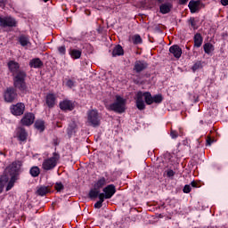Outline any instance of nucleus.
<instances>
[{
	"label": "nucleus",
	"mask_w": 228,
	"mask_h": 228,
	"mask_svg": "<svg viewBox=\"0 0 228 228\" xmlns=\"http://www.w3.org/2000/svg\"><path fill=\"white\" fill-rule=\"evenodd\" d=\"M1 28H17V20L12 16L0 17Z\"/></svg>",
	"instance_id": "10"
},
{
	"label": "nucleus",
	"mask_w": 228,
	"mask_h": 228,
	"mask_svg": "<svg viewBox=\"0 0 228 228\" xmlns=\"http://www.w3.org/2000/svg\"><path fill=\"white\" fill-rule=\"evenodd\" d=\"M111 54L112 58H117V56H124V48H122V45H117L114 46Z\"/></svg>",
	"instance_id": "26"
},
{
	"label": "nucleus",
	"mask_w": 228,
	"mask_h": 228,
	"mask_svg": "<svg viewBox=\"0 0 228 228\" xmlns=\"http://www.w3.org/2000/svg\"><path fill=\"white\" fill-rule=\"evenodd\" d=\"M102 193H103V195H105L106 197H108L109 199H111L113 197V195H115V193H117V188L115 187L114 184H109L105 187H103Z\"/></svg>",
	"instance_id": "17"
},
{
	"label": "nucleus",
	"mask_w": 228,
	"mask_h": 228,
	"mask_svg": "<svg viewBox=\"0 0 228 228\" xmlns=\"http://www.w3.org/2000/svg\"><path fill=\"white\" fill-rule=\"evenodd\" d=\"M29 174L32 177H38V175H40V168L38 167H32L29 170Z\"/></svg>",
	"instance_id": "31"
},
{
	"label": "nucleus",
	"mask_w": 228,
	"mask_h": 228,
	"mask_svg": "<svg viewBox=\"0 0 228 228\" xmlns=\"http://www.w3.org/2000/svg\"><path fill=\"white\" fill-rule=\"evenodd\" d=\"M34 126L40 133H44V131H45V122L42 119L36 120Z\"/></svg>",
	"instance_id": "27"
},
{
	"label": "nucleus",
	"mask_w": 228,
	"mask_h": 228,
	"mask_svg": "<svg viewBox=\"0 0 228 228\" xmlns=\"http://www.w3.org/2000/svg\"><path fill=\"white\" fill-rule=\"evenodd\" d=\"M199 69H202V62L200 61H198L197 62H195L192 65L191 70H192V72H197V70H199Z\"/></svg>",
	"instance_id": "34"
},
{
	"label": "nucleus",
	"mask_w": 228,
	"mask_h": 228,
	"mask_svg": "<svg viewBox=\"0 0 228 228\" xmlns=\"http://www.w3.org/2000/svg\"><path fill=\"white\" fill-rule=\"evenodd\" d=\"M221 4L223 6H228V0H221Z\"/></svg>",
	"instance_id": "46"
},
{
	"label": "nucleus",
	"mask_w": 228,
	"mask_h": 228,
	"mask_svg": "<svg viewBox=\"0 0 228 228\" xmlns=\"http://www.w3.org/2000/svg\"><path fill=\"white\" fill-rule=\"evenodd\" d=\"M65 41L69 42V44H77V42H81V38L69 37L66 38Z\"/></svg>",
	"instance_id": "35"
},
{
	"label": "nucleus",
	"mask_w": 228,
	"mask_h": 228,
	"mask_svg": "<svg viewBox=\"0 0 228 228\" xmlns=\"http://www.w3.org/2000/svg\"><path fill=\"white\" fill-rule=\"evenodd\" d=\"M147 69H149V63L146 61L138 60L135 61L134 64L133 71L135 72V74H141V72L147 70Z\"/></svg>",
	"instance_id": "13"
},
{
	"label": "nucleus",
	"mask_w": 228,
	"mask_h": 228,
	"mask_svg": "<svg viewBox=\"0 0 228 228\" xmlns=\"http://www.w3.org/2000/svg\"><path fill=\"white\" fill-rule=\"evenodd\" d=\"M17 90H19V88H16L15 86L7 87L4 91V101L9 103L15 102V101H17V97H19Z\"/></svg>",
	"instance_id": "7"
},
{
	"label": "nucleus",
	"mask_w": 228,
	"mask_h": 228,
	"mask_svg": "<svg viewBox=\"0 0 228 228\" xmlns=\"http://www.w3.org/2000/svg\"><path fill=\"white\" fill-rule=\"evenodd\" d=\"M200 124H201V125L204 124V120H200Z\"/></svg>",
	"instance_id": "51"
},
{
	"label": "nucleus",
	"mask_w": 228,
	"mask_h": 228,
	"mask_svg": "<svg viewBox=\"0 0 228 228\" xmlns=\"http://www.w3.org/2000/svg\"><path fill=\"white\" fill-rule=\"evenodd\" d=\"M108 183H110L108 178L104 176H101L96 181H94L93 187L89 190L87 195L88 199H90V200H95L96 199H99L98 201H100L102 204L104 203V200H110L108 196L101 192L102 188H104Z\"/></svg>",
	"instance_id": "2"
},
{
	"label": "nucleus",
	"mask_w": 228,
	"mask_h": 228,
	"mask_svg": "<svg viewBox=\"0 0 228 228\" xmlns=\"http://www.w3.org/2000/svg\"><path fill=\"white\" fill-rule=\"evenodd\" d=\"M21 167L22 161L16 160L10 164L8 167H6L5 174L11 177V179L7 182L6 191H10V190L15 186V183L19 181Z\"/></svg>",
	"instance_id": "3"
},
{
	"label": "nucleus",
	"mask_w": 228,
	"mask_h": 228,
	"mask_svg": "<svg viewBox=\"0 0 228 228\" xmlns=\"http://www.w3.org/2000/svg\"><path fill=\"white\" fill-rule=\"evenodd\" d=\"M170 136H171V138H173V140H175V138H177V136H179V133H177V131H175V130L171 129Z\"/></svg>",
	"instance_id": "41"
},
{
	"label": "nucleus",
	"mask_w": 228,
	"mask_h": 228,
	"mask_svg": "<svg viewBox=\"0 0 228 228\" xmlns=\"http://www.w3.org/2000/svg\"><path fill=\"white\" fill-rule=\"evenodd\" d=\"M107 110L109 111H114V113H118L122 115V113H126V99H124L120 95H116V100L113 103H110Z\"/></svg>",
	"instance_id": "5"
},
{
	"label": "nucleus",
	"mask_w": 228,
	"mask_h": 228,
	"mask_svg": "<svg viewBox=\"0 0 228 228\" xmlns=\"http://www.w3.org/2000/svg\"><path fill=\"white\" fill-rule=\"evenodd\" d=\"M158 4H164L165 0H157Z\"/></svg>",
	"instance_id": "49"
},
{
	"label": "nucleus",
	"mask_w": 228,
	"mask_h": 228,
	"mask_svg": "<svg viewBox=\"0 0 228 228\" xmlns=\"http://www.w3.org/2000/svg\"><path fill=\"white\" fill-rule=\"evenodd\" d=\"M69 54L70 58H72V60H79V58H81V55L83 54V50L69 48Z\"/></svg>",
	"instance_id": "21"
},
{
	"label": "nucleus",
	"mask_w": 228,
	"mask_h": 228,
	"mask_svg": "<svg viewBox=\"0 0 228 228\" xmlns=\"http://www.w3.org/2000/svg\"><path fill=\"white\" fill-rule=\"evenodd\" d=\"M179 4H188V0H179Z\"/></svg>",
	"instance_id": "47"
},
{
	"label": "nucleus",
	"mask_w": 228,
	"mask_h": 228,
	"mask_svg": "<svg viewBox=\"0 0 228 228\" xmlns=\"http://www.w3.org/2000/svg\"><path fill=\"white\" fill-rule=\"evenodd\" d=\"M54 189L56 190V191H61L62 190H65V186L63 185V183L59 182L55 183Z\"/></svg>",
	"instance_id": "38"
},
{
	"label": "nucleus",
	"mask_w": 228,
	"mask_h": 228,
	"mask_svg": "<svg viewBox=\"0 0 228 228\" xmlns=\"http://www.w3.org/2000/svg\"><path fill=\"white\" fill-rule=\"evenodd\" d=\"M188 22L191 25V28H193V29H197V20H195V18L191 17Z\"/></svg>",
	"instance_id": "36"
},
{
	"label": "nucleus",
	"mask_w": 228,
	"mask_h": 228,
	"mask_svg": "<svg viewBox=\"0 0 228 228\" xmlns=\"http://www.w3.org/2000/svg\"><path fill=\"white\" fill-rule=\"evenodd\" d=\"M197 142H198V147H199V145H200V140L197 139Z\"/></svg>",
	"instance_id": "50"
},
{
	"label": "nucleus",
	"mask_w": 228,
	"mask_h": 228,
	"mask_svg": "<svg viewBox=\"0 0 228 228\" xmlns=\"http://www.w3.org/2000/svg\"><path fill=\"white\" fill-rule=\"evenodd\" d=\"M94 209H101V208H102V203L100 200H98L94 203Z\"/></svg>",
	"instance_id": "43"
},
{
	"label": "nucleus",
	"mask_w": 228,
	"mask_h": 228,
	"mask_svg": "<svg viewBox=\"0 0 228 228\" xmlns=\"http://www.w3.org/2000/svg\"><path fill=\"white\" fill-rule=\"evenodd\" d=\"M8 181H10V177H8V174L6 175V171L4 175L0 176V193L4 190V186L8 184Z\"/></svg>",
	"instance_id": "23"
},
{
	"label": "nucleus",
	"mask_w": 228,
	"mask_h": 228,
	"mask_svg": "<svg viewBox=\"0 0 228 228\" xmlns=\"http://www.w3.org/2000/svg\"><path fill=\"white\" fill-rule=\"evenodd\" d=\"M46 106L51 110L56 106V94L49 93L45 96Z\"/></svg>",
	"instance_id": "18"
},
{
	"label": "nucleus",
	"mask_w": 228,
	"mask_h": 228,
	"mask_svg": "<svg viewBox=\"0 0 228 228\" xmlns=\"http://www.w3.org/2000/svg\"><path fill=\"white\" fill-rule=\"evenodd\" d=\"M18 42L21 47H26V45L29 44V37L26 35H20L18 38Z\"/></svg>",
	"instance_id": "28"
},
{
	"label": "nucleus",
	"mask_w": 228,
	"mask_h": 228,
	"mask_svg": "<svg viewBox=\"0 0 228 228\" xmlns=\"http://www.w3.org/2000/svg\"><path fill=\"white\" fill-rule=\"evenodd\" d=\"M178 149H180V151H186V150H190V141L188 139L183 140L182 142L178 143Z\"/></svg>",
	"instance_id": "29"
},
{
	"label": "nucleus",
	"mask_w": 228,
	"mask_h": 228,
	"mask_svg": "<svg viewBox=\"0 0 228 228\" xmlns=\"http://www.w3.org/2000/svg\"><path fill=\"white\" fill-rule=\"evenodd\" d=\"M44 1V3H47L49 0H43Z\"/></svg>",
	"instance_id": "52"
},
{
	"label": "nucleus",
	"mask_w": 228,
	"mask_h": 228,
	"mask_svg": "<svg viewBox=\"0 0 228 228\" xmlns=\"http://www.w3.org/2000/svg\"><path fill=\"white\" fill-rule=\"evenodd\" d=\"M66 86L68 88H74V86H76V81L72 79H66Z\"/></svg>",
	"instance_id": "37"
},
{
	"label": "nucleus",
	"mask_w": 228,
	"mask_h": 228,
	"mask_svg": "<svg viewBox=\"0 0 228 228\" xmlns=\"http://www.w3.org/2000/svg\"><path fill=\"white\" fill-rule=\"evenodd\" d=\"M213 143H215V139L208 136L206 140V146L207 147H211V145H213Z\"/></svg>",
	"instance_id": "40"
},
{
	"label": "nucleus",
	"mask_w": 228,
	"mask_h": 228,
	"mask_svg": "<svg viewBox=\"0 0 228 228\" xmlns=\"http://www.w3.org/2000/svg\"><path fill=\"white\" fill-rule=\"evenodd\" d=\"M59 108L61 111H72L76 108V104L70 100H63L60 102Z\"/></svg>",
	"instance_id": "15"
},
{
	"label": "nucleus",
	"mask_w": 228,
	"mask_h": 228,
	"mask_svg": "<svg viewBox=\"0 0 228 228\" xmlns=\"http://www.w3.org/2000/svg\"><path fill=\"white\" fill-rule=\"evenodd\" d=\"M7 67L12 76L14 88H18L20 92L26 94L28 92V84L26 83L28 73L20 69V64L15 61H9Z\"/></svg>",
	"instance_id": "1"
},
{
	"label": "nucleus",
	"mask_w": 228,
	"mask_h": 228,
	"mask_svg": "<svg viewBox=\"0 0 228 228\" xmlns=\"http://www.w3.org/2000/svg\"><path fill=\"white\" fill-rule=\"evenodd\" d=\"M161 104L163 102V95L162 94H155L153 95L152 104Z\"/></svg>",
	"instance_id": "32"
},
{
	"label": "nucleus",
	"mask_w": 228,
	"mask_h": 228,
	"mask_svg": "<svg viewBox=\"0 0 228 228\" xmlns=\"http://www.w3.org/2000/svg\"><path fill=\"white\" fill-rule=\"evenodd\" d=\"M10 111L14 117H21V115H24V111H26V105L23 102L12 104L10 107Z\"/></svg>",
	"instance_id": "9"
},
{
	"label": "nucleus",
	"mask_w": 228,
	"mask_h": 228,
	"mask_svg": "<svg viewBox=\"0 0 228 228\" xmlns=\"http://www.w3.org/2000/svg\"><path fill=\"white\" fill-rule=\"evenodd\" d=\"M206 4L200 0H191L188 4V8L191 13H198L201 8H205Z\"/></svg>",
	"instance_id": "11"
},
{
	"label": "nucleus",
	"mask_w": 228,
	"mask_h": 228,
	"mask_svg": "<svg viewBox=\"0 0 228 228\" xmlns=\"http://www.w3.org/2000/svg\"><path fill=\"white\" fill-rule=\"evenodd\" d=\"M58 53L61 54V56H65L67 53V47L65 45H61L58 47Z\"/></svg>",
	"instance_id": "39"
},
{
	"label": "nucleus",
	"mask_w": 228,
	"mask_h": 228,
	"mask_svg": "<svg viewBox=\"0 0 228 228\" xmlns=\"http://www.w3.org/2000/svg\"><path fill=\"white\" fill-rule=\"evenodd\" d=\"M77 131H79V126H77V122L76 120H71L68 124V127L66 129V134L69 138H72L77 134Z\"/></svg>",
	"instance_id": "12"
},
{
	"label": "nucleus",
	"mask_w": 228,
	"mask_h": 228,
	"mask_svg": "<svg viewBox=\"0 0 228 228\" xmlns=\"http://www.w3.org/2000/svg\"><path fill=\"white\" fill-rule=\"evenodd\" d=\"M53 145L58 147V145H60V141H58V139H53Z\"/></svg>",
	"instance_id": "48"
},
{
	"label": "nucleus",
	"mask_w": 228,
	"mask_h": 228,
	"mask_svg": "<svg viewBox=\"0 0 228 228\" xmlns=\"http://www.w3.org/2000/svg\"><path fill=\"white\" fill-rule=\"evenodd\" d=\"M135 106L139 111H143L145 110V103L148 106H151L152 104L153 96L151 94V92H142L139 91L135 94Z\"/></svg>",
	"instance_id": "4"
},
{
	"label": "nucleus",
	"mask_w": 228,
	"mask_h": 228,
	"mask_svg": "<svg viewBox=\"0 0 228 228\" xmlns=\"http://www.w3.org/2000/svg\"><path fill=\"white\" fill-rule=\"evenodd\" d=\"M169 53L173 54L176 60H179L181 56L183 55V49L180 48L178 45H173L172 46L169 47Z\"/></svg>",
	"instance_id": "19"
},
{
	"label": "nucleus",
	"mask_w": 228,
	"mask_h": 228,
	"mask_svg": "<svg viewBox=\"0 0 228 228\" xmlns=\"http://www.w3.org/2000/svg\"><path fill=\"white\" fill-rule=\"evenodd\" d=\"M47 193H51V189L49 186L42 185L37 190V195H39V197H45Z\"/></svg>",
	"instance_id": "24"
},
{
	"label": "nucleus",
	"mask_w": 228,
	"mask_h": 228,
	"mask_svg": "<svg viewBox=\"0 0 228 228\" xmlns=\"http://www.w3.org/2000/svg\"><path fill=\"white\" fill-rule=\"evenodd\" d=\"M191 186L192 188H199V183H197L196 181H192V182L191 183Z\"/></svg>",
	"instance_id": "45"
},
{
	"label": "nucleus",
	"mask_w": 228,
	"mask_h": 228,
	"mask_svg": "<svg viewBox=\"0 0 228 228\" xmlns=\"http://www.w3.org/2000/svg\"><path fill=\"white\" fill-rule=\"evenodd\" d=\"M16 138L20 143H26V142H28V132L26 131V128L19 126L16 129Z\"/></svg>",
	"instance_id": "16"
},
{
	"label": "nucleus",
	"mask_w": 228,
	"mask_h": 228,
	"mask_svg": "<svg viewBox=\"0 0 228 228\" xmlns=\"http://www.w3.org/2000/svg\"><path fill=\"white\" fill-rule=\"evenodd\" d=\"M30 69H42L44 67V62L40 58H34L29 61Z\"/></svg>",
	"instance_id": "22"
},
{
	"label": "nucleus",
	"mask_w": 228,
	"mask_h": 228,
	"mask_svg": "<svg viewBox=\"0 0 228 228\" xmlns=\"http://www.w3.org/2000/svg\"><path fill=\"white\" fill-rule=\"evenodd\" d=\"M58 161H60V154L54 151L53 153V157L48 158L43 161V170H54V168H56V165H58Z\"/></svg>",
	"instance_id": "6"
},
{
	"label": "nucleus",
	"mask_w": 228,
	"mask_h": 228,
	"mask_svg": "<svg viewBox=\"0 0 228 228\" xmlns=\"http://www.w3.org/2000/svg\"><path fill=\"white\" fill-rule=\"evenodd\" d=\"M172 8H174V5L170 2L161 4L159 5V12L162 13V15H167V13L172 12Z\"/></svg>",
	"instance_id": "20"
},
{
	"label": "nucleus",
	"mask_w": 228,
	"mask_h": 228,
	"mask_svg": "<svg viewBox=\"0 0 228 228\" xmlns=\"http://www.w3.org/2000/svg\"><path fill=\"white\" fill-rule=\"evenodd\" d=\"M203 49H204V52L206 53V54H211V53H213V51H215V46L211 43H206L203 45Z\"/></svg>",
	"instance_id": "30"
},
{
	"label": "nucleus",
	"mask_w": 228,
	"mask_h": 228,
	"mask_svg": "<svg viewBox=\"0 0 228 228\" xmlns=\"http://www.w3.org/2000/svg\"><path fill=\"white\" fill-rule=\"evenodd\" d=\"M193 40H194V47L199 48L202 46V43L204 42V37H202L201 33H196L194 35Z\"/></svg>",
	"instance_id": "25"
},
{
	"label": "nucleus",
	"mask_w": 228,
	"mask_h": 228,
	"mask_svg": "<svg viewBox=\"0 0 228 228\" xmlns=\"http://www.w3.org/2000/svg\"><path fill=\"white\" fill-rule=\"evenodd\" d=\"M132 40H133V44H134V45H138L140 44H142V42H143V40L142 39V37L138 34L133 36Z\"/></svg>",
	"instance_id": "33"
},
{
	"label": "nucleus",
	"mask_w": 228,
	"mask_h": 228,
	"mask_svg": "<svg viewBox=\"0 0 228 228\" xmlns=\"http://www.w3.org/2000/svg\"><path fill=\"white\" fill-rule=\"evenodd\" d=\"M167 177H174V175H175V173L174 172V170L169 169L167 172Z\"/></svg>",
	"instance_id": "44"
},
{
	"label": "nucleus",
	"mask_w": 228,
	"mask_h": 228,
	"mask_svg": "<svg viewBox=\"0 0 228 228\" xmlns=\"http://www.w3.org/2000/svg\"><path fill=\"white\" fill-rule=\"evenodd\" d=\"M183 191V193H190L191 191V186L190 184L184 185Z\"/></svg>",
	"instance_id": "42"
},
{
	"label": "nucleus",
	"mask_w": 228,
	"mask_h": 228,
	"mask_svg": "<svg viewBox=\"0 0 228 228\" xmlns=\"http://www.w3.org/2000/svg\"><path fill=\"white\" fill-rule=\"evenodd\" d=\"M87 122L89 126H92L93 127L101 126V117L99 116V111H97V110H88Z\"/></svg>",
	"instance_id": "8"
},
{
	"label": "nucleus",
	"mask_w": 228,
	"mask_h": 228,
	"mask_svg": "<svg viewBox=\"0 0 228 228\" xmlns=\"http://www.w3.org/2000/svg\"><path fill=\"white\" fill-rule=\"evenodd\" d=\"M21 126H26L29 127V126H33L35 124V114L33 112H27L24 114L23 118L20 119Z\"/></svg>",
	"instance_id": "14"
}]
</instances>
